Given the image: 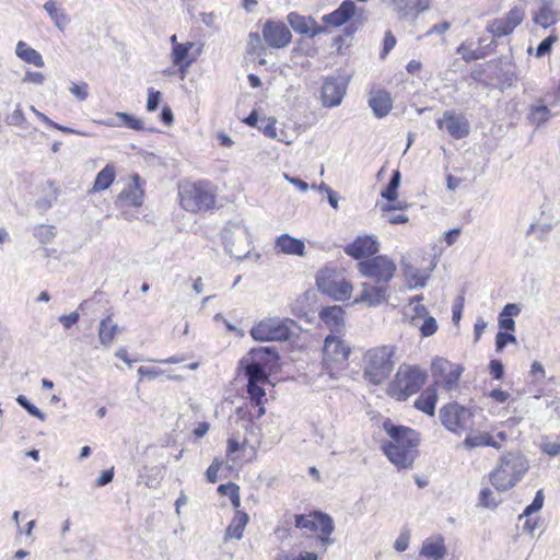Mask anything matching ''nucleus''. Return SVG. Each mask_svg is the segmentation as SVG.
<instances>
[{
    "label": "nucleus",
    "instance_id": "obj_1",
    "mask_svg": "<svg viewBox=\"0 0 560 560\" xmlns=\"http://www.w3.org/2000/svg\"><path fill=\"white\" fill-rule=\"evenodd\" d=\"M358 270L363 277L371 278L374 283H363L355 302L374 306L385 301L388 296V283L396 271L395 262L380 255L358 262Z\"/></svg>",
    "mask_w": 560,
    "mask_h": 560
},
{
    "label": "nucleus",
    "instance_id": "obj_2",
    "mask_svg": "<svg viewBox=\"0 0 560 560\" xmlns=\"http://www.w3.org/2000/svg\"><path fill=\"white\" fill-rule=\"evenodd\" d=\"M386 433L393 441L384 443L382 448L397 468H410L418 455V433L407 427L384 423Z\"/></svg>",
    "mask_w": 560,
    "mask_h": 560
},
{
    "label": "nucleus",
    "instance_id": "obj_3",
    "mask_svg": "<svg viewBox=\"0 0 560 560\" xmlns=\"http://www.w3.org/2000/svg\"><path fill=\"white\" fill-rule=\"evenodd\" d=\"M394 354L393 346H380L368 350L364 354V378L373 385H380L387 380L395 366Z\"/></svg>",
    "mask_w": 560,
    "mask_h": 560
},
{
    "label": "nucleus",
    "instance_id": "obj_4",
    "mask_svg": "<svg viewBox=\"0 0 560 560\" xmlns=\"http://www.w3.org/2000/svg\"><path fill=\"white\" fill-rule=\"evenodd\" d=\"M427 381V373L418 366L400 365L394 381L389 384L388 393L398 400H406L419 392Z\"/></svg>",
    "mask_w": 560,
    "mask_h": 560
},
{
    "label": "nucleus",
    "instance_id": "obj_5",
    "mask_svg": "<svg viewBox=\"0 0 560 560\" xmlns=\"http://www.w3.org/2000/svg\"><path fill=\"white\" fill-rule=\"evenodd\" d=\"M527 470L525 462L513 454L501 458L499 467L490 474V481L498 491H506L514 487Z\"/></svg>",
    "mask_w": 560,
    "mask_h": 560
},
{
    "label": "nucleus",
    "instance_id": "obj_6",
    "mask_svg": "<svg viewBox=\"0 0 560 560\" xmlns=\"http://www.w3.org/2000/svg\"><path fill=\"white\" fill-rule=\"evenodd\" d=\"M221 235L224 249L231 257L243 259L250 253L249 233L242 222H228Z\"/></svg>",
    "mask_w": 560,
    "mask_h": 560
},
{
    "label": "nucleus",
    "instance_id": "obj_7",
    "mask_svg": "<svg viewBox=\"0 0 560 560\" xmlns=\"http://www.w3.org/2000/svg\"><path fill=\"white\" fill-rule=\"evenodd\" d=\"M182 207L190 212L208 210L214 207L215 196L211 185L206 182H198L186 187L180 192Z\"/></svg>",
    "mask_w": 560,
    "mask_h": 560
},
{
    "label": "nucleus",
    "instance_id": "obj_8",
    "mask_svg": "<svg viewBox=\"0 0 560 560\" xmlns=\"http://www.w3.org/2000/svg\"><path fill=\"white\" fill-rule=\"evenodd\" d=\"M316 285L318 290L331 296L336 301H343L350 298L352 287L335 269L324 268L316 276Z\"/></svg>",
    "mask_w": 560,
    "mask_h": 560
},
{
    "label": "nucleus",
    "instance_id": "obj_9",
    "mask_svg": "<svg viewBox=\"0 0 560 560\" xmlns=\"http://www.w3.org/2000/svg\"><path fill=\"white\" fill-rule=\"evenodd\" d=\"M293 323L288 318H266L252 327L250 336L257 341H285L291 337L290 324Z\"/></svg>",
    "mask_w": 560,
    "mask_h": 560
},
{
    "label": "nucleus",
    "instance_id": "obj_10",
    "mask_svg": "<svg viewBox=\"0 0 560 560\" xmlns=\"http://www.w3.org/2000/svg\"><path fill=\"white\" fill-rule=\"evenodd\" d=\"M470 411L456 404H447L440 410V419L442 424L451 432L457 433L458 430L464 429L470 420Z\"/></svg>",
    "mask_w": 560,
    "mask_h": 560
},
{
    "label": "nucleus",
    "instance_id": "obj_11",
    "mask_svg": "<svg viewBox=\"0 0 560 560\" xmlns=\"http://www.w3.org/2000/svg\"><path fill=\"white\" fill-rule=\"evenodd\" d=\"M348 82L342 77H327L324 79L320 97L325 107H336L341 104L347 92Z\"/></svg>",
    "mask_w": 560,
    "mask_h": 560
},
{
    "label": "nucleus",
    "instance_id": "obj_12",
    "mask_svg": "<svg viewBox=\"0 0 560 560\" xmlns=\"http://www.w3.org/2000/svg\"><path fill=\"white\" fill-rule=\"evenodd\" d=\"M262 37L269 47L280 49L290 44L292 35L284 23L268 20L262 26Z\"/></svg>",
    "mask_w": 560,
    "mask_h": 560
},
{
    "label": "nucleus",
    "instance_id": "obj_13",
    "mask_svg": "<svg viewBox=\"0 0 560 560\" xmlns=\"http://www.w3.org/2000/svg\"><path fill=\"white\" fill-rule=\"evenodd\" d=\"M439 129H445L455 139H463L469 135L470 125L466 117L453 110H445L442 119L438 120Z\"/></svg>",
    "mask_w": 560,
    "mask_h": 560
},
{
    "label": "nucleus",
    "instance_id": "obj_14",
    "mask_svg": "<svg viewBox=\"0 0 560 560\" xmlns=\"http://www.w3.org/2000/svg\"><path fill=\"white\" fill-rule=\"evenodd\" d=\"M378 252V242L370 235L358 236L351 244L345 247V253L354 258L361 259L375 255Z\"/></svg>",
    "mask_w": 560,
    "mask_h": 560
},
{
    "label": "nucleus",
    "instance_id": "obj_15",
    "mask_svg": "<svg viewBox=\"0 0 560 560\" xmlns=\"http://www.w3.org/2000/svg\"><path fill=\"white\" fill-rule=\"evenodd\" d=\"M430 0H394V11L399 20L416 21L418 16L430 9Z\"/></svg>",
    "mask_w": 560,
    "mask_h": 560
},
{
    "label": "nucleus",
    "instance_id": "obj_16",
    "mask_svg": "<svg viewBox=\"0 0 560 560\" xmlns=\"http://www.w3.org/2000/svg\"><path fill=\"white\" fill-rule=\"evenodd\" d=\"M483 38L478 42V47L474 48L472 40H465L457 48V54L462 56V59L466 62L482 59L494 51L497 43L493 38L490 39L487 46H483Z\"/></svg>",
    "mask_w": 560,
    "mask_h": 560
},
{
    "label": "nucleus",
    "instance_id": "obj_17",
    "mask_svg": "<svg viewBox=\"0 0 560 560\" xmlns=\"http://www.w3.org/2000/svg\"><path fill=\"white\" fill-rule=\"evenodd\" d=\"M351 348L339 337L327 336L324 342L323 353L325 360L343 362L348 360Z\"/></svg>",
    "mask_w": 560,
    "mask_h": 560
},
{
    "label": "nucleus",
    "instance_id": "obj_18",
    "mask_svg": "<svg viewBox=\"0 0 560 560\" xmlns=\"http://www.w3.org/2000/svg\"><path fill=\"white\" fill-rule=\"evenodd\" d=\"M539 8L533 14V22L542 28H548L559 21V14L552 9L553 0H536Z\"/></svg>",
    "mask_w": 560,
    "mask_h": 560
},
{
    "label": "nucleus",
    "instance_id": "obj_19",
    "mask_svg": "<svg viewBox=\"0 0 560 560\" xmlns=\"http://www.w3.org/2000/svg\"><path fill=\"white\" fill-rule=\"evenodd\" d=\"M357 7L352 0H345L334 12L323 16V22L332 26H341L355 13Z\"/></svg>",
    "mask_w": 560,
    "mask_h": 560
},
{
    "label": "nucleus",
    "instance_id": "obj_20",
    "mask_svg": "<svg viewBox=\"0 0 560 560\" xmlns=\"http://www.w3.org/2000/svg\"><path fill=\"white\" fill-rule=\"evenodd\" d=\"M369 105L377 118H383L390 112L393 101L387 91L377 90L371 93Z\"/></svg>",
    "mask_w": 560,
    "mask_h": 560
},
{
    "label": "nucleus",
    "instance_id": "obj_21",
    "mask_svg": "<svg viewBox=\"0 0 560 560\" xmlns=\"http://www.w3.org/2000/svg\"><path fill=\"white\" fill-rule=\"evenodd\" d=\"M420 556L431 560H443L446 556L444 538L441 535L427 538L422 542Z\"/></svg>",
    "mask_w": 560,
    "mask_h": 560
},
{
    "label": "nucleus",
    "instance_id": "obj_22",
    "mask_svg": "<svg viewBox=\"0 0 560 560\" xmlns=\"http://www.w3.org/2000/svg\"><path fill=\"white\" fill-rule=\"evenodd\" d=\"M248 357L256 363H259L269 370H271L279 361V354L276 347L253 348L249 351Z\"/></svg>",
    "mask_w": 560,
    "mask_h": 560
},
{
    "label": "nucleus",
    "instance_id": "obj_23",
    "mask_svg": "<svg viewBox=\"0 0 560 560\" xmlns=\"http://www.w3.org/2000/svg\"><path fill=\"white\" fill-rule=\"evenodd\" d=\"M276 248L283 254L304 256L305 245L304 242L299 238L289 234H281L276 240Z\"/></svg>",
    "mask_w": 560,
    "mask_h": 560
},
{
    "label": "nucleus",
    "instance_id": "obj_24",
    "mask_svg": "<svg viewBox=\"0 0 560 560\" xmlns=\"http://www.w3.org/2000/svg\"><path fill=\"white\" fill-rule=\"evenodd\" d=\"M288 23L292 30L299 34L315 36L319 31H313L312 27L316 25V22L311 16H304L296 12H291L287 16Z\"/></svg>",
    "mask_w": 560,
    "mask_h": 560
},
{
    "label": "nucleus",
    "instance_id": "obj_25",
    "mask_svg": "<svg viewBox=\"0 0 560 560\" xmlns=\"http://www.w3.org/2000/svg\"><path fill=\"white\" fill-rule=\"evenodd\" d=\"M240 365L243 368L248 382H266L268 380L269 373L267 369L253 361L249 357L242 359Z\"/></svg>",
    "mask_w": 560,
    "mask_h": 560
},
{
    "label": "nucleus",
    "instance_id": "obj_26",
    "mask_svg": "<svg viewBox=\"0 0 560 560\" xmlns=\"http://www.w3.org/2000/svg\"><path fill=\"white\" fill-rule=\"evenodd\" d=\"M438 400L436 389L427 387L415 401V408L432 417L435 413V405Z\"/></svg>",
    "mask_w": 560,
    "mask_h": 560
},
{
    "label": "nucleus",
    "instance_id": "obj_27",
    "mask_svg": "<svg viewBox=\"0 0 560 560\" xmlns=\"http://www.w3.org/2000/svg\"><path fill=\"white\" fill-rule=\"evenodd\" d=\"M194 45L192 42H187L184 44H175L172 48V62L182 71H185L192 63V60L188 59V54Z\"/></svg>",
    "mask_w": 560,
    "mask_h": 560
},
{
    "label": "nucleus",
    "instance_id": "obj_28",
    "mask_svg": "<svg viewBox=\"0 0 560 560\" xmlns=\"http://www.w3.org/2000/svg\"><path fill=\"white\" fill-rule=\"evenodd\" d=\"M15 55L28 65H33L38 68H43L45 65L42 55L23 40L18 42Z\"/></svg>",
    "mask_w": 560,
    "mask_h": 560
},
{
    "label": "nucleus",
    "instance_id": "obj_29",
    "mask_svg": "<svg viewBox=\"0 0 560 560\" xmlns=\"http://www.w3.org/2000/svg\"><path fill=\"white\" fill-rule=\"evenodd\" d=\"M135 184L129 185L125 188L118 196V200L122 203L139 207L142 205V196L143 191L139 186V176L135 175L133 177Z\"/></svg>",
    "mask_w": 560,
    "mask_h": 560
},
{
    "label": "nucleus",
    "instance_id": "obj_30",
    "mask_svg": "<svg viewBox=\"0 0 560 560\" xmlns=\"http://www.w3.org/2000/svg\"><path fill=\"white\" fill-rule=\"evenodd\" d=\"M248 521L249 517L247 513L237 510L232 520V523L226 528V536L235 539H241L243 537V530Z\"/></svg>",
    "mask_w": 560,
    "mask_h": 560
},
{
    "label": "nucleus",
    "instance_id": "obj_31",
    "mask_svg": "<svg viewBox=\"0 0 560 560\" xmlns=\"http://www.w3.org/2000/svg\"><path fill=\"white\" fill-rule=\"evenodd\" d=\"M550 117V109L541 103L530 106L527 116L529 122L536 127H540L541 125L547 122Z\"/></svg>",
    "mask_w": 560,
    "mask_h": 560
},
{
    "label": "nucleus",
    "instance_id": "obj_32",
    "mask_svg": "<svg viewBox=\"0 0 560 560\" xmlns=\"http://www.w3.org/2000/svg\"><path fill=\"white\" fill-rule=\"evenodd\" d=\"M115 167L107 164L98 174L93 184V190L101 191L107 189L115 179Z\"/></svg>",
    "mask_w": 560,
    "mask_h": 560
},
{
    "label": "nucleus",
    "instance_id": "obj_33",
    "mask_svg": "<svg viewBox=\"0 0 560 560\" xmlns=\"http://www.w3.org/2000/svg\"><path fill=\"white\" fill-rule=\"evenodd\" d=\"M118 326L112 322L110 317L103 319L98 329L100 342L104 346H109L115 338Z\"/></svg>",
    "mask_w": 560,
    "mask_h": 560
},
{
    "label": "nucleus",
    "instance_id": "obj_34",
    "mask_svg": "<svg viewBox=\"0 0 560 560\" xmlns=\"http://www.w3.org/2000/svg\"><path fill=\"white\" fill-rule=\"evenodd\" d=\"M320 318L336 328L343 325V312L340 306L325 307L320 311Z\"/></svg>",
    "mask_w": 560,
    "mask_h": 560
},
{
    "label": "nucleus",
    "instance_id": "obj_35",
    "mask_svg": "<svg viewBox=\"0 0 560 560\" xmlns=\"http://www.w3.org/2000/svg\"><path fill=\"white\" fill-rule=\"evenodd\" d=\"M44 9L59 30H62L69 23V19L67 16V14L65 13L63 10L57 8V4L55 1H52V0L47 1L44 4Z\"/></svg>",
    "mask_w": 560,
    "mask_h": 560
},
{
    "label": "nucleus",
    "instance_id": "obj_36",
    "mask_svg": "<svg viewBox=\"0 0 560 560\" xmlns=\"http://www.w3.org/2000/svg\"><path fill=\"white\" fill-rule=\"evenodd\" d=\"M464 446L468 450L479 446H492L498 448L500 445L493 440L489 433H482L478 435H468L464 440Z\"/></svg>",
    "mask_w": 560,
    "mask_h": 560
},
{
    "label": "nucleus",
    "instance_id": "obj_37",
    "mask_svg": "<svg viewBox=\"0 0 560 560\" xmlns=\"http://www.w3.org/2000/svg\"><path fill=\"white\" fill-rule=\"evenodd\" d=\"M401 175L398 170L394 171L388 184L381 192L382 197L388 201H395L397 199V189L400 185Z\"/></svg>",
    "mask_w": 560,
    "mask_h": 560
},
{
    "label": "nucleus",
    "instance_id": "obj_38",
    "mask_svg": "<svg viewBox=\"0 0 560 560\" xmlns=\"http://www.w3.org/2000/svg\"><path fill=\"white\" fill-rule=\"evenodd\" d=\"M402 269H404V273H405L406 278L415 281L413 285L410 284V288L425 287V282L429 278L428 273L423 275L416 267H413L409 264H406V262H402Z\"/></svg>",
    "mask_w": 560,
    "mask_h": 560
},
{
    "label": "nucleus",
    "instance_id": "obj_39",
    "mask_svg": "<svg viewBox=\"0 0 560 560\" xmlns=\"http://www.w3.org/2000/svg\"><path fill=\"white\" fill-rule=\"evenodd\" d=\"M487 32H489L492 37H502L510 35L513 28L504 19H495L488 24Z\"/></svg>",
    "mask_w": 560,
    "mask_h": 560
},
{
    "label": "nucleus",
    "instance_id": "obj_40",
    "mask_svg": "<svg viewBox=\"0 0 560 560\" xmlns=\"http://www.w3.org/2000/svg\"><path fill=\"white\" fill-rule=\"evenodd\" d=\"M464 371V368L460 365H453L450 371L441 378L443 387L451 392L457 385V382Z\"/></svg>",
    "mask_w": 560,
    "mask_h": 560
},
{
    "label": "nucleus",
    "instance_id": "obj_41",
    "mask_svg": "<svg viewBox=\"0 0 560 560\" xmlns=\"http://www.w3.org/2000/svg\"><path fill=\"white\" fill-rule=\"evenodd\" d=\"M314 516L322 535L330 536L335 528L332 518L323 512H316Z\"/></svg>",
    "mask_w": 560,
    "mask_h": 560
},
{
    "label": "nucleus",
    "instance_id": "obj_42",
    "mask_svg": "<svg viewBox=\"0 0 560 560\" xmlns=\"http://www.w3.org/2000/svg\"><path fill=\"white\" fill-rule=\"evenodd\" d=\"M55 226L39 224L35 228L34 236L38 238V241L43 244L49 243L55 237Z\"/></svg>",
    "mask_w": 560,
    "mask_h": 560
},
{
    "label": "nucleus",
    "instance_id": "obj_43",
    "mask_svg": "<svg viewBox=\"0 0 560 560\" xmlns=\"http://www.w3.org/2000/svg\"><path fill=\"white\" fill-rule=\"evenodd\" d=\"M260 383L261 382H248L247 384V393L256 406L262 405V398L266 395V392L260 386Z\"/></svg>",
    "mask_w": 560,
    "mask_h": 560
},
{
    "label": "nucleus",
    "instance_id": "obj_44",
    "mask_svg": "<svg viewBox=\"0 0 560 560\" xmlns=\"http://www.w3.org/2000/svg\"><path fill=\"white\" fill-rule=\"evenodd\" d=\"M544 492L542 490H538L536 492V495L533 500V502L527 505L525 508V510L523 511V513L518 516L520 520L524 518V517H528L529 515H532L533 513H536L538 512L539 510H541L542 505H544Z\"/></svg>",
    "mask_w": 560,
    "mask_h": 560
},
{
    "label": "nucleus",
    "instance_id": "obj_45",
    "mask_svg": "<svg viewBox=\"0 0 560 560\" xmlns=\"http://www.w3.org/2000/svg\"><path fill=\"white\" fill-rule=\"evenodd\" d=\"M453 366L451 362L442 358H435L432 362V374L435 378L440 380L450 371Z\"/></svg>",
    "mask_w": 560,
    "mask_h": 560
},
{
    "label": "nucleus",
    "instance_id": "obj_46",
    "mask_svg": "<svg viewBox=\"0 0 560 560\" xmlns=\"http://www.w3.org/2000/svg\"><path fill=\"white\" fill-rule=\"evenodd\" d=\"M524 18L525 10L521 7H514L508 12V14L503 19L514 30L523 22Z\"/></svg>",
    "mask_w": 560,
    "mask_h": 560
},
{
    "label": "nucleus",
    "instance_id": "obj_47",
    "mask_svg": "<svg viewBox=\"0 0 560 560\" xmlns=\"http://www.w3.org/2000/svg\"><path fill=\"white\" fill-rule=\"evenodd\" d=\"M116 117L119 118L130 129L138 131L144 129L142 120L131 114L118 112L116 113Z\"/></svg>",
    "mask_w": 560,
    "mask_h": 560
},
{
    "label": "nucleus",
    "instance_id": "obj_48",
    "mask_svg": "<svg viewBox=\"0 0 560 560\" xmlns=\"http://www.w3.org/2000/svg\"><path fill=\"white\" fill-rule=\"evenodd\" d=\"M262 40L258 33H249L247 42V52L249 55H261L264 51Z\"/></svg>",
    "mask_w": 560,
    "mask_h": 560
},
{
    "label": "nucleus",
    "instance_id": "obj_49",
    "mask_svg": "<svg viewBox=\"0 0 560 560\" xmlns=\"http://www.w3.org/2000/svg\"><path fill=\"white\" fill-rule=\"evenodd\" d=\"M16 402L22 408H24L31 416L36 417L42 421L45 420V415L36 406L31 404V401L24 395H19L16 397Z\"/></svg>",
    "mask_w": 560,
    "mask_h": 560
},
{
    "label": "nucleus",
    "instance_id": "obj_50",
    "mask_svg": "<svg viewBox=\"0 0 560 560\" xmlns=\"http://www.w3.org/2000/svg\"><path fill=\"white\" fill-rule=\"evenodd\" d=\"M56 199H57V188H54L51 194L36 200L35 208L39 213H44L52 206V202Z\"/></svg>",
    "mask_w": 560,
    "mask_h": 560
},
{
    "label": "nucleus",
    "instance_id": "obj_51",
    "mask_svg": "<svg viewBox=\"0 0 560 560\" xmlns=\"http://www.w3.org/2000/svg\"><path fill=\"white\" fill-rule=\"evenodd\" d=\"M557 40V36L551 34L539 43L536 48V57L541 58L551 51L553 43Z\"/></svg>",
    "mask_w": 560,
    "mask_h": 560
},
{
    "label": "nucleus",
    "instance_id": "obj_52",
    "mask_svg": "<svg viewBox=\"0 0 560 560\" xmlns=\"http://www.w3.org/2000/svg\"><path fill=\"white\" fill-rule=\"evenodd\" d=\"M516 337L506 331H499L495 337V350L502 351L508 343H515Z\"/></svg>",
    "mask_w": 560,
    "mask_h": 560
},
{
    "label": "nucleus",
    "instance_id": "obj_53",
    "mask_svg": "<svg viewBox=\"0 0 560 560\" xmlns=\"http://www.w3.org/2000/svg\"><path fill=\"white\" fill-rule=\"evenodd\" d=\"M479 504L488 509H494L498 505V502L493 498V493L489 488H485L480 491Z\"/></svg>",
    "mask_w": 560,
    "mask_h": 560
},
{
    "label": "nucleus",
    "instance_id": "obj_54",
    "mask_svg": "<svg viewBox=\"0 0 560 560\" xmlns=\"http://www.w3.org/2000/svg\"><path fill=\"white\" fill-rule=\"evenodd\" d=\"M438 330L436 319L432 316H427L424 318L423 324L420 326V332L422 337H430L434 335Z\"/></svg>",
    "mask_w": 560,
    "mask_h": 560
},
{
    "label": "nucleus",
    "instance_id": "obj_55",
    "mask_svg": "<svg viewBox=\"0 0 560 560\" xmlns=\"http://www.w3.org/2000/svg\"><path fill=\"white\" fill-rule=\"evenodd\" d=\"M147 92H148L147 110L154 112L159 107V104L161 101V93L159 91H155L153 88H149Z\"/></svg>",
    "mask_w": 560,
    "mask_h": 560
},
{
    "label": "nucleus",
    "instance_id": "obj_56",
    "mask_svg": "<svg viewBox=\"0 0 560 560\" xmlns=\"http://www.w3.org/2000/svg\"><path fill=\"white\" fill-rule=\"evenodd\" d=\"M295 527L315 530L317 529V524L315 520L310 518V516L298 514L295 515Z\"/></svg>",
    "mask_w": 560,
    "mask_h": 560
},
{
    "label": "nucleus",
    "instance_id": "obj_57",
    "mask_svg": "<svg viewBox=\"0 0 560 560\" xmlns=\"http://www.w3.org/2000/svg\"><path fill=\"white\" fill-rule=\"evenodd\" d=\"M70 93L79 101H85L89 95V85L85 82L81 84L73 83L70 88Z\"/></svg>",
    "mask_w": 560,
    "mask_h": 560
},
{
    "label": "nucleus",
    "instance_id": "obj_58",
    "mask_svg": "<svg viewBox=\"0 0 560 560\" xmlns=\"http://www.w3.org/2000/svg\"><path fill=\"white\" fill-rule=\"evenodd\" d=\"M222 465V462L214 459L212 464L207 468L206 478L210 483H214L218 480V471Z\"/></svg>",
    "mask_w": 560,
    "mask_h": 560
},
{
    "label": "nucleus",
    "instance_id": "obj_59",
    "mask_svg": "<svg viewBox=\"0 0 560 560\" xmlns=\"http://www.w3.org/2000/svg\"><path fill=\"white\" fill-rule=\"evenodd\" d=\"M25 121L24 114L21 108H16L7 117V122L13 126H22Z\"/></svg>",
    "mask_w": 560,
    "mask_h": 560
},
{
    "label": "nucleus",
    "instance_id": "obj_60",
    "mask_svg": "<svg viewBox=\"0 0 560 560\" xmlns=\"http://www.w3.org/2000/svg\"><path fill=\"white\" fill-rule=\"evenodd\" d=\"M489 369H490L491 375L495 380H501L503 377L504 366H503L501 361H499V360H491L490 363H489Z\"/></svg>",
    "mask_w": 560,
    "mask_h": 560
},
{
    "label": "nucleus",
    "instance_id": "obj_61",
    "mask_svg": "<svg viewBox=\"0 0 560 560\" xmlns=\"http://www.w3.org/2000/svg\"><path fill=\"white\" fill-rule=\"evenodd\" d=\"M80 319V315L78 312H72L68 315H61L59 317V322L62 324V326L66 329L71 328L75 323H78Z\"/></svg>",
    "mask_w": 560,
    "mask_h": 560
},
{
    "label": "nucleus",
    "instance_id": "obj_62",
    "mask_svg": "<svg viewBox=\"0 0 560 560\" xmlns=\"http://www.w3.org/2000/svg\"><path fill=\"white\" fill-rule=\"evenodd\" d=\"M409 539H410V534L408 532L401 533L395 541V545H394L395 549L399 552L407 550V548L409 546Z\"/></svg>",
    "mask_w": 560,
    "mask_h": 560
},
{
    "label": "nucleus",
    "instance_id": "obj_63",
    "mask_svg": "<svg viewBox=\"0 0 560 560\" xmlns=\"http://www.w3.org/2000/svg\"><path fill=\"white\" fill-rule=\"evenodd\" d=\"M451 27V24L447 21L433 25L423 36L428 37L434 34L442 35L446 33Z\"/></svg>",
    "mask_w": 560,
    "mask_h": 560
},
{
    "label": "nucleus",
    "instance_id": "obj_64",
    "mask_svg": "<svg viewBox=\"0 0 560 560\" xmlns=\"http://www.w3.org/2000/svg\"><path fill=\"white\" fill-rule=\"evenodd\" d=\"M114 478V468L104 470L101 476L95 480L96 487H104L113 481Z\"/></svg>",
    "mask_w": 560,
    "mask_h": 560
}]
</instances>
